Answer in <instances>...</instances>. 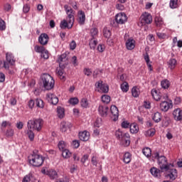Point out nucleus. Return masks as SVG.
<instances>
[{"label": "nucleus", "mask_w": 182, "mask_h": 182, "mask_svg": "<svg viewBox=\"0 0 182 182\" xmlns=\"http://www.w3.org/2000/svg\"><path fill=\"white\" fill-rule=\"evenodd\" d=\"M68 59L69 58H68V55L66 53H63L58 59L60 68H57V73L61 80H65V70L63 69L68 66L69 63Z\"/></svg>", "instance_id": "1"}, {"label": "nucleus", "mask_w": 182, "mask_h": 182, "mask_svg": "<svg viewBox=\"0 0 182 182\" xmlns=\"http://www.w3.org/2000/svg\"><path fill=\"white\" fill-rule=\"evenodd\" d=\"M41 77L43 87H44L46 90H52L55 86V80H53V77H51V75L48 73H44Z\"/></svg>", "instance_id": "2"}, {"label": "nucleus", "mask_w": 182, "mask_h": 182, "mask_svg": "<svg viewBox=\"0 0 182 182\" xmlns=\"http://www.w3.org/2000/svg\"><path fill=\"white\" fill-rule=\"evenodd\" d=\"M44 123L45 122L41 118H33L28 121V129H32L33 130H36V132H41Z\"/></svg>", "instance_id": "3"}, {"label": "nucleus", "mask_w": 182, "mask_h": 182, "mask_svg": "<svg viewBox=\"0 0 182 182\" xmlns=\"http://www.w3.org/2000/svg\"><path fill=\"white\" fill-rule=\"evenodd\" d=\"M28 163L33 167H41L43 164V156L42 155H39L38 154L33 153V154L30 155L28 158Z\"/></svg>", "instance_id": "4"}, {"label": "nucleus", "mask_w": 182, "mask_h": 182, "mask_svg": "<svg viewBox=\"0 0 182 182\" xmlns=\"http://www.w3.org/2000/svg\"><path fill=\"white\" fill-rule=\"evenodd\" d=\"M115 136L122 146L124 147L130 146V134L129 133L123 134L122 131L118 130L116 132Z\"/></svg>", "instance_id": "5"}, {"label": "nucleus", "mask_w": 182, "mask_h": 182, "mask_svg": "<svg viewBox=\"0 0 182 182\" xmlns=\"http://www.w3.org/2000/svg\"><path fill=\"white\" fill-rule=\"evenodd\" d=\"M158 164L161 170H164V171H168V170H170V167H173V164L167 162V158L164 156H161L159 158Z\"/></svg>", "instance_id": "6"}, {"label": "nucleus", "mask_w": 182, "mask_h": 182, "mask_svg": "<svg viewBox=\"0 0 182 182\" xmlns=\"http://www.w3.org/2000/svg\"><path fill=\"white\" fill-rule=\"evenodd\" d=\"M64 9L68 15L67 21L68 22L69 25L73 26V23H75V11H73L72 8L69 7L68 4L64 6Z\"/></svg>", "instance_id": "7"}, {"label": "nucleus", "mask_w": 182, "mask_h": 182, "mask_svg": "<svg viewBox=\"0 0 182 182\" xmlns=\"http://www.w3.org/2000/svg\"><path fill=\"white\" fill-rule=\"evenodd\" d=\"M6 60L4 63V68L5 69H9V65H14L15 64V58L14 54L11 53H7L6 54Z\"/></svg>", "instance_id": "8"}, {"label": "nucleus", "mask_w": 182, "mask_h": 182, "mask_svg": "<svg viewBox=\"0 0 182 182\" xmlns=\"http://www.w3.org/2000/svg\"><path fill=\"white\" fill-rule=\"evenodd\" d=\"M95 86L98 89V92L102 93H107L109 92V85L103 84V81L102 80L97 82Z\"/></svg>", "instance_id": "9"}, {"label": "nucleus", "mask_w": 182, "mask_h": 182, "mask_svg": "<svg viewBox=\"0 0 182 182\" xmlns=\"http://www.w3.org/2000/svg\"><path fill=\"white\" fill-rule=\"evenodd\" d=\"M115 21L118 25H123L127 22V16L124 13H119L115 16Z\"/></svg>", "instance_id": "10"}, {"label": "nucleus", "mask_w": 182, "mask_h": 182, "mask_svg": "<svg viewBox=\"0 0 182 182\" xmlns=\"http://www.w3.org/2000/svg\"><path fill=\"white\" fill-rule=\"evenodd\" d=\"M141 23L142 25H146L149 23H151L153 22V18L151 17V15L149 13H144L141 16Z\"/></svg>", "instance_id": "11"}, {"label": "nucleus", "mask_w": 182, "mask_h": 182, "mask_svg": "<svg viewBox=\"0 0 182 182\" xmlns=\"http://www.w3.org/2000/svg\"><path fill=\"white\" fill-rule=\"evenodd\" d=\"M47 100L49 102V103H51V105H54V106H56L57 103H59V98L55 94L53 93H48L46 95Z\"/></svg>", "instance_id": "12"}, {"label": "nucleus", "mask_w": 182, "mask_h": 182, "mask_svg": "<svg viewBox=\"0 0 182 182\" xmlns=\"http://www.w3.org/2000/svg\"><path fill=\"white\" fill-rule=\"evenodd\" d=\"M111 117L113 119L114 122H116L119 119V109L116 105H112L111 108Z\"/></svg>", "instance_id": "13"}, {"label": "nucleus", "mask_w": 182, "mask_h": 182, "mask_svg": "<svg viewBox=\"0 0 182 182\" xmlns=\"http://www.w3.org/2000/svg\"><path fill=\"white\" fill-rule=\"evenodd\" d=\"M38 42L43 46L48 45V42H49V36L45 33H41L38 37Z\"/></svg>", "instance_id": "14"}, {"label": "nucleus", "mask_w": 182, "mask_h": 182, "mask_svg": "<svg viewBox=\"0 0 182 182\" xmlns=\"http://www.w3.org/2000/svg\"><path fill=\"white\" fill-rule=\"evenodd\" d=\"M173 107V104L167 101H164L160 104V109L161 112H168L169 109Z\"/></svg>", "instance_id": "15"}, {"label": "nucleus", "mask_w": 182, "mask_h": 182, "mask_svg": "<svg viewBox=\"0 0 182 182\" xmlns=\"http://www.w3.org/2000/svg\"><path fill=\"white\" fill-rule=\"evenodd\" d=\"M98 112L102 117H106L109 112V107L106 105H100L98 107Z\"/></svg>", "instance_id": "16"}, {"label": "nucleus", "mask_w": 182, "mask_h": 182, "mask_svg": "<svg viewBox=\"0 0 182 182\" xmlns=\"http://www.w3.org/2000/svg\"><path fill=\"white\" fill-rule=\"evenodd\" d=\"M125 45L128 50H133L136 48V41L133 38H129L127 40Z\"/></svg>", "instance_id": "17"}, {"label": "nucleus", "mask_w": 182, "mask_h": 182, "mask_svg": "<svg viewBox=\"0 0 182 182\" xmlns=\"http://www.w3.org/2000/svg\"><path fill=\"white\" fill-rule=\"evenodd\" d=\"M78 15V23L79 25H83L85 22H86V14H85V11L80 10L77 13Z\"/></svg>", "instance_id": "18"}, {"label": "nucleus", "mask_w": 182, "mask_h": 182, "mask_svg": "<svg viewBox=\"0 0 182 182\" xmlns=\"http://www.w3.org/2000/svg\"><path fill=\"white\" fill-rule=\"evenodd\" d=\"M173 116L176 122H180L182 119V110L180 108L176 109L173 112Z\"/></svg>", "instance_id": "19"}, {"label": "nucleus", "mask_w": 182, "mask_h": 182, "mask_svg": "<svg viewBox=\"0 0 182 182\" xmlns=\"http://www.w3.org/2000/svg\"><path fill=\"white\" fill-rule=\"evenodd\" d=\"M151 93L153 99L156 100V102L161 100V92H160V91L156 89H153Z\"/></svg>", "instance_id": "20"}, {"label": "nucleus", "mask_w": 182, "mask_h": 182, "mask_svg": "<svg viewBox=\"0 0 182 182\" xmlns=\"http://www.w3.org/2000/svg\"><path fill=\"white\" fill-rule=\"evenodd\" d=\"M90 137V134L88 132L84 131L79 133V139L82 141H87Z\"/></svg>", "instance_id": "21"}, {"label": "nucleus", "mask_w": 182, "mask_h": 182, "mask_svg": "<svg viewBox=\"0 0 182 182\" xmlns=\"http://www.w3.org/2000/svg\"><path fill=\"white\" fill-rule=\"evenodd\" d=\"M150 172L151 174L154 176V177H156L157 178H160V177H161V173L162 171H160V169L156 168V167H153L150 169Z\"/></svg>", "instance_id": "22"}, {"label": "nucleus", "mask_w": 182, "mask_h": 182, "mask_svg": "<svg viewBox=\"0 0 182 182\" xmlns=\"http://www.w3.org/2000/svg\"><path fill=\"white\" fill-rule=\"evenodd\" d=\"M46 174L50 177L51 180H55V178H58L59 177L58 172L53 169L48 171Z\"/></svg>", "instance_id": "23"}, {"label": "nucleus", "mask_w": 182, "mask_h": 182, "mask_svg": "<svg viewBox=\"0 0 182 182\" xmlns=\"http://www.w3.org/2000/svg\"><path fill=\"white\" fill-rule=\"evenodd\" d=\"M60 127L61 132H68V129L72 127V124L70 122H61Z\"/></svg>", "instance_id": "24"}, {"label": "nucleus", "mask_w": 182, "mask_h": 182, "mask_svg": "<svg viewBox=\"0 0 182 182\" xmlns=\"http://www.w3.org/2000/svg\"><path fill=\"white\" fill-rule=\"evenodd\" d=\"M60 27L61 29H72L73 26L72 24H69V22H68V20H63L60 23Z\"/></svg>", "instance_id": "25"}, {"label": "nucleus", "mask_w": 182, "mask_h": 182, "mask_svg": "<svg viewBox=\"0 0 182 182\" xmlns=\"http://www.w3.org/2000/svg\"><path fill=\"white\" fill-rule=\"evenodd\" d=\"M123 161L125 164H129L132 161V154L129 152H126L124 154Z\"/></svg>", "instance_id": "26"}, {"label": "nucleus", "mask_w": 182, "mask_h": 182, "mask_svg": "<svg viewBox=\"0 0 182 182\" xmlns=\"http://www.w3.org/2000/svg\"><path fill=\"white\" fill-rule=\"evenodd\" d=\"M130 132L132 134H136V133H139V125L136 123H133L130 125Z\"/></svg>", "instance_id": "27"}, {"label": "nucleus", "mask_w": 182, "mask_h": 182, "mask_svg": "<svg viewBox=\"0 0 182 182\" xmlns=\"http://www.w3.org/2000/svg\"><path fill=\"white\" fill-rule=\"evenodd\" d=\"M57 113L59 119H63V117H65V109L63 107H58Z\"/></svg>", "instance_id": "28"}, {"label": "nucleus", "mask_w": 182, "mask_h": 182, "mask_svg": "<svg viewBox=\"0 0 182 182\" xmlns=\"http://www.w3.org/2000/svg\"><path fill=\"white\" fill-rule=\"evenodd\" d=\"M176 65H177V60L174 58H171L168 61V66L171 68V70L176 68Z\"/></svg>", "instance_id": "29"}, {"label": "nucleus", "mask_w": 182, "mask_h": 182, "mask_svg": "<svg viewBox=\"0 0 182 182\" xmlns=\"http://www.w3.org/2000/svg\"><path fill=\"white\" fill-rule=\"evenodd\" d=\"M152 119L155 123H159V122H161V114L159 112H156L154 114Z\"/></svg>", "instance_id": "30"}, {"label": "nucleus", "mask_w": 182, "mask_h": 182, "mask_svg": "<svg viewBox=\"0 0 182 182\" xmlns=\"http://www.w3.org/2000/svg\"><path fill=\"white\" fill-rule=\"evenodd\" d=\"M169 6L171 9H176L178 6V0H170Z\"/></svg>", "instance_id": "31"}, {"label": "nucleus", "mask_w": 182, "mask_h": 182, "mask_svg": "<svg viewBox=\"0 0 182 182\" xmlns=\"http://www.w3.org/2000/svg\"><path fill=\"white\" fill-rule=\"evenodd\" d=\"M142 153L146 157H151V149L149 147L143 149Z\"/></svg>", "instance_id": "32"}, {"label": "nucleus", "mask_w": 182, "mask_h": 182, "mask_svg": "<svg viewBox=\"0 0 182 182\" xmlns=\"http://www.w3.org/2000/svg\"><path fill=\"white\" fill-rule=\"evenodd\" d=\"M33 129H28L27 130V135L28 139H30L31 141H33V139H35V133H33Z\"/></svg>", "instance_id": "33"}, {"label": "nucleus", "mask_w": 182, "mask_h": 182, "mask_svg": "<svg viewBox=\"0 0 182 182\" xmlns=\"http://www.w3.org/2000/svg\"><path fill=\"white\" fill-rule=\"evenodd\" d=\"M36 105L37 106V107H39V109H43V107H45L43 100H42L41 99L36 100Z\"/></svg>", "instance_id": "34"}, {"label": "nucleus", "mask_w": 182, "mask_h": 182, "mask_svg": "<svg viewBox=\"0 0 182 182\" xmlns=\"http://www.w3.org/2000/svg\"><path fill=\"white\" fill-rule=\"evenodd\" d=\"M161 85L163 89H168V87H170V81L168 80H163L161 82Z\"/></svg>", "instance_id": "35"}, {"label": "nucleus", "mask_w": 182, "mask_h": 182, "mask_svg": "<svg viewBox=\"0 0 182 182\" xmlns=\"http://www.w3.org/2000/svg\"><path fill=\"white\" fill-rule=\"evenodd\" d=\"M121 90L124 92H129V83H127V82H124L121 85Z\"/></svg>", "instance_id": "36"}, {"label": "nucleus", "mask_w": 182, "mask_h": 182, "mask_svg": "<svg viewBox=\"0 0 182 182\" xmlns=\"http://www.w3.org/2000/svg\"><path fill=\"white\" fill-rule=\"evenodd\" d=\"M89 45L90 49L95 50V48H96V45H97V40H95V38H91Z\"/></svg>", "instance_id": "37"}, {"label": "nucleus", "mask_w": 182, "mask_h": 182, "mask_svg": "<svg viewBox=\"0 0 182 182\" xmlns=\"http://www.w3.org/2000/svg\"><path fill=\"white\" fill-rule=\"evenodd\" d=\"M72 154L69 151V149H64L62 151V156L64 157V159H69L70 157V155Z\"/></svg>", "instance_id": "38"}, {"label": "nucleus", "mask_w": 182, "mask_h": 182, "mask_svg": "<svg viewBox=\"0 0 182 182\" xmlns=\"http://www.w3.org/2000/svg\"><path fill=\"white\" fill-rule=\"evenodd\" d=\"M103 35L105 38L107 39L112 36V33L110 32V30H109L107 28H105L103 30Z\"/></svg>", "instance_id": "39"}, {"label": "nucleus", "mask_w": 182, "mask_h": 182, "mask_svg": "<svg viewBox=\"0 0 182 182\" xmlns=\"http://www.w3.org/2000/svg\"><path fill=\"white\" fill-rule=\"evenodd\" d=\"M155 23L156 25V26H161V25H163V23H164V21H163V18H161V17H156L155 18Z\"/></svg>", "instance_id": "40"}, {"label": "nucleus", "mask_w": 182, "mask_h": 182, "mask_svg": "<svg viewBox=\"0 0 182 182\" xmlns=\"http://www.w3.org/2000/svg\"><path fill=\"white\" fill-rule=\"evenodd\" d=\"M176 174H177V170L172 169L171 173L168 174V177H169L171 180H176Z\"/></svg>", "instance_id": "41"}, {"label": "nucleus", "mask_w": 182, "mask_h": 182, "mask_svg": "<svg viewBox=\"0 0 182 182\" xmlns=\"http://www.w3.org/2000/svg\"><path fill=\"white\" fill-rule=\"evenodd\" d=\"M68 102L70 103V105L75 106V105H77V103H79V99H77V97H72L68 100Z\"/></svg>", "instance_id": "42"}, {"label": "nucleus", "mask_w": 182, "mask_h": 182, "mask_svg": "<svg viewBox=\"0 0 182 182\" xmlns=\"http://www.w3.org/2000/svg\"><path fill=\"white\" fill-rule=\"evenodd\" d=\"M45 47L41 46H36L34 47V50L35 52H37V53H42L45 50Z\"/></svg>", "instance_id": "43"}, {"label": "nucleus", "mask_w": 182, "mask_h": 182, "mask_svg": "<svg viewBox=\"0 0 182 182\" xmlns=\"http://www.w3.org/2000/svg\"><path fill=\"white\" fill-rule=\"evenodd\" d=\"M156 134V129H149L145 132V136L148 137H153Z\"/></svg>", "instance_id": "44"}, {"label": "nucleus", "mask_w": 182, "mask_h": 182, "mask_svg": "<svg viewBox=\"0 0 182 182\" xmlns=\"http://www.w3.org/2000/svg\"><path fill=\"white\" fill-rule=\"evenodd\" d=\"M58 146L59 150H60L61 151H63V150H66V144H65V141H60L58 143Z\"/></svg>", "instance_id": "45"}, {"label": "nucleus", "mask_w": 182, "mask_h": 182, "mask_svg": "<svg viewBox=\"0 0 182 182\" xmlns=\"http://www.w3.org/2000/svg\"><path fill=\"white\" fill-rule=\"evenodd\" d=\"M101 99H102V102H103V103H106V104L110 103V96H109V95H102Z\"/></svg>", "instance_id": "46"}, {"label": "nucleus", "mask_w": 182, "mask_h": 182, "mask_svg": "<svg viewBox=\"0 0 182 182\" xmlns=\"http://www.w3.org/2000/svg\"><path fill=\"white\" fill-rule=\"evenodd\" d=\"M132 96L134 97H139V89L136 87H134L132 90Z\"/></svg>", "instance_id": "47"}, {"label": "nucleus", "mask_w": 182, "mask_h": 182, "mask_svg": "<svg viewBox=\"0 0 182 182\" xmlns=\"http://www.w3.org/2000/svg\"><path fill=\"white\" fill-rule=\"evenodd\" d=\"M91 36L95 39V37L99 33V31L96 28H91L90 30Z\"/></svg>", "instance_id": "48"}, {"label": "nucleus", "mask_w": 182, "mask_h": 182, "mask_svg": "<svg viewBox=\"0 0 182 182\" xmlns=\"http://www.w3.org/2000/svg\"><path fill=\"white\" fill-rule=\"evenodd\" d=\"M5 29H6L5 21L2 18H0V31H5Z\"/></svg>", "instance_id": "49"}, {"label": "nucleus", "mask_w": 182, "mask_h": 182, "mask_svg": "<svg viewBox=\"0 0 182 182\" xmlns=\"http://www.w3.org/2000/svg\"><path fill=\"white\" fill-rule=\"evenodd\" d=\"M81 106H82V107H85L86 109V107H87L89 106V102H87V100L82 99L81 100Z\"/></svg>", "instance_id": "50"}, {"label": "nucleus", "mask_w": 182, "mask_h": 182, "mask_svg": "<svg viewBox=\"0 0 182 182\" xmlns=\"http://www.w3.org/2000/svg\"><path fill=\"white\" fill-rule=\"evenodd\" d=\"M41 57L43 58L44 59H48L49 58V52L46 50L43 51L41 53Z\"/></svg>", "instance_id": "51"}, {"label": "nucleus", "mask_w": 182, "mask_h": 182, "mask_svg": "<svg viewBox=\"0 0 182 182\" xmlns=\"http://www.w3.org/2000/svg\"><path fill=\"white\" fill-rule=\"evenodd\" d=\"M72 146L74 149H77L80 146V142H79V140H74L73 141Z\"/></svg>", "instance_id": "52"}, {"label": "nucleus", "mask_w": 182, "mask_h": 182, "mask_svg": "<svg viewBox=\"0 0 182 182\" xmlns=\"http://www.w3.org/2000/svg\"><path fill=\"white\" fill-rule=\"evenodd\" d=\"M121 126L123 129H129L130 127V123H129L127 121H124L122 122Z\"/></svg>", "instance_id": "53"}, {"label": "nucleus", "mask_w": 182, "mask_h": 182, "mask_svg": "<svg viewBox=\"0 0 182 182\" xmlns=\"http://www.w3.org/2000/svg\"><path fill=\"white\" fill-rule=\"evenodd\" d=\"M91 163L93 166H97V156H92V159H91Z\"/></svg>", "instance_id": "54"}, {"label": "nucleus", "mask_w": 182, "mask_h": 182, "mask_svg": "<svg viewBox=\"0 0 182 182\" xmlns=\"http://www.w3.org/2000/svg\"><path fill=\"white\" fill-rule=\"evenodd\" d=\"M70 49H71V50H75V49H76V41H73L70 42Z\"/></svg>", "instance_id": "55"}, {"label": "nucleus", "mask_w": 182, "mask_h": 182, "mask_svg": "<svg viewBox=\"0 0 182 182\" xmlns=\"http://www.w3.org/2000/svg\"><path fill=\"white\" fill-rule=\"evenodd\" d=\"M87 160H89V155L85 154L81 159V163H82V164H85V163H86Z\"/></svg>", "instance_id": "56"}, {"label": "nucleus", "mask_w": 182, "mask_h": 182, "mask_svg": "<svg viewBox=\"0 0 182 182\" xmlns=\"http://www.w3.org/2000/svg\"><path fill=\"white\" fill-rule=\"evenodd\" d=\"M84 73L86 76H90L92 75V70L90 68H85Z\"/></svg>", "instance_id": "57"}, {"label": "nucleus", "mask_w": 182, "mask_h": 182, "mask_svg": "<svg viewBox=\"0 0 182 182\" xmlns=\"http://www.w3.org/2000/svg\"><path fill=\"white\" fill-rule=\"evenodd\" d=\"M35 103H36V102L33 100H30L28 102V107L30 109H33V107L35 106Z\"/></svg>", "instance_id": "58"}, {"label": "nucleus", "mask_w": 182, "mask_h": 182, "mask_svg": "<svg viewBox=\"0 0 182 182\" xmlns=\"http://www.w3.org/2000/svg\"><path fill=\"white\" fill-rule=\"evenodd\" d=\"M6 136H7V137H12V136H14V131H13V129L7 130L6 133Z\"/></svg>", "instance_id": "59"}, {"label": "nucleus", "mask_w": 182, "mask_h": 182, "mask_svg": "<svg viewBox=\"0 0 182 182\" xmlns=\"http://www.w3.org/2000/svg\"><path fill=\"white\" fill-rule=\"evenodd\" d=\"M98 52H104L105 51V45L99 44L97 46Z\"/></svg>", "instance_id": "60"}, {"label": "nucleus", "mask_w": 182, "mask_h": 182, "mask_svg": "<svg viewBox=\"0 0 182 182\" xmlns=\"http://www.w3.org/2000/svg\"><path fill=\"white\" fill-rule=\"evenodd\" d=\"M144 107H145V109H150L151 107L150 102L144 101Z\"/></svg>", "instance_id": "61"}, {"label": "nucleus", "mask_w": 182, "mask_h": 182, "mask_svg": "<svg viewBox=\"0 0 182 182\" xmlns=\"http://www.w3.org/2000/svg\"><path fill=\"white\" fill-rule=\"evenodd\" d=\"M16 102H17L16 98H15V97H11V98L10 99V104L11 105V106H15V105H16Z\"/></svg>", "instance_id": "62"}, {"label": "nucleus", "mask_w": 182, "mask_h": 182, "mask_svg": "<svg viewBox=\"0 0 182 182\" xmlns=\"http://www.w3.org/2000/svg\"><path fill=\"white\" fill-rule=\"evenodd\" d=\"M22 182H31V176L26 175L23 178Z\"/></svg>", "instance_id": "63"}, {"label": "nucleus", "mask_w": 182, "mask_h": 182, "mask_svg": "<svg viewBox=\"0 0 182 182\" xmlns=\"http://www.w3.org/2000/svg\"><path fill=\"white\" fill-rule=\"evenodd\" d=\"M56 182H69V179L67 178H59Z\"/></svg>", "instance_id": "64"}]
</instances>
